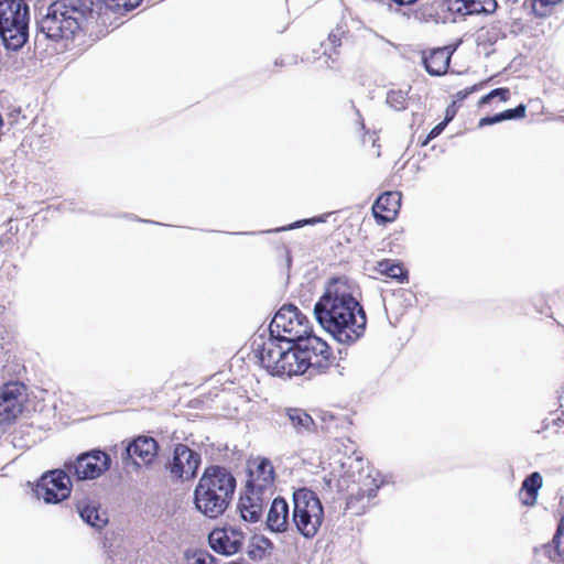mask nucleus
I'll list each match as a JSON object with an SVG mask.
<instances>
[{"instance_id": "f257e3e1", "label": "nucleus", "mask_w": 564, "mask_h": 564, "mask_svg": "<svg viewBox=\"0 0 564 564\" xmlns=\"http://www.w3.org/2000/svg\"><path fill=\"white\" fill-rule=\"evenodd\" d=\"M141 0H54L41 12L40 31L53 41L73 40L77 34L97 35L113 25Z\"/></svg>"}, {"instance_id": "f03ea898", "label": "nucleus", "mask_w": 564, "mask_h": 564, "mask_svg": "<svg viewBox=\"0 0 564 564\" xmlns=\"http://www.w3.org/2000/svg\"><path fill=\"white\" fill-rule=\"evenodd\" d=\"M263 368L273 376L313 377L325 372L332 365V352L322 338L300 340V344H285L276 338H268L254 349Z\"/></svg>"}, {"instance_id": "7ed1b4c3", "label": "nucleus", "mask_w": 564, "mask_h": 564, "mask_svg": "<svg viewBox=\"0 0 564 564\" xmlns=\"http://www.w3.org/2000/svg\"><path fill=\"white\" fill-rule=\"evenodd\" d=\"M338 282L332 283L314 306L318 324L339 344H352L366 328L362 306Z\"/></svg>"}, {"instance_id": "20e7f679", "label": "nucleus", "mask_w": 564, "mask_h": 564, "mask_svg": "<svg viewBox=\"0 0 564 564\" xmlns=\"http://www.w3.org/2000/svg\"><path fill=\"white\" fill-rule=\"evenodd\" d=\"M236 488L235 477L224 467H207L195 491L194 503L204 516L215 519L223 514L232 499Z\"/></svg>"}, {"instance_id": "39448f33", "label": "nucleus", "mask_w": 564, "mask_h": 564, "mask_svg": "<svg viewBox=\"0 0 564 564\" xmlns=\"http://www.w3.org/2000/svg\"><path fill=\"white\" fill-rule=\"evenodd\" d=\"M274 469L267 458L257 459L249 465L245 495L240 498L239 509L243 520H260L263 507L273 494Z\"/></svg>"}, {"instance_id": "423d86ee", "label": "nucleus", "mask_w": 564, "mask_h": 564, "mask_svg": "<svg viewBox=\"0 0 564 564\" xmlns=\"http://www.w3.org/2000/svg\"><path fill=\"white\" fill-rule=\"evenodd\" d=\"M30 10L24 0H0V37L7 50H20L29 39Z\"/></svg>"}, {"instance_id": "0eeeda50", "label": "nucleus", "mask_w": 564, "mask_h": 564, "mask_svg": "<svg viewBox=\"0 0 564 564\" xmlns=\"http://www.w3.org/2000/svg\"><path fill=\"white\" fill-rule=\"evenodd\" d=\"M324 520V508L317 495L308 488L293 492L292 524L305 539H313Z\"/></svg>"}, {"instance_id": "6e6552de", "label": "nucleus", "mask_w": 564, "mask_h": 564, "mask_svg": "<svg viewBox=\"0 0 564 564\" xmlns=\"http://www.w3.org/2000/svg\"><path fill=\"white\" fill-rule=\"evenodd\" d=\"M270 338L284 344H300V340L318 337L312 335L308 318L295 305L285 304L272 318Z\"/></svg>"}, {"instance_id": "1a4fd4ad", "label": "nucleus", "mask_w": 564, "mask_h": 564, "mask_svg": "<svg viewBox=\"0 0 564 564\" xmlns=\"http://www.w3.org/2000/svg\"><path fill=\"white\" fill-rule=\"evenodd\" d=\"M72 491V482L67 470L53 469L46 471L37 481L34 492L45 503H58L67 499Z\"/></svg>"}, {"instance_id": "9d476101", "label": "nucleus", "mask_w": 564, "mask_h": 564, "mask_svg": "<svg viewBox=\"0 0 564 564\" xmlns=\"http://www.w3.org/2000/svg\"><path fill=\"white\" fill-rule=\"evenodd\" d=\"M25 386L10 381L0 388V427L12 425L22 414L26 400Z\"/></svg>"}, {"instance_id": "9b49d317", "label": "nucleus", "mask_w": 564, "mask_h": 564, "mask_svg": "<svg viewBox=\"0 0 564 564\" xmlns=\"http://www.w3.org/2000/svg\"><path fill=\"white\" fill-rule=\"evenodd\" d=\"M110 456L100 451L93 449L80 454L75 460L65 464L68 474L78 480L96 479L110 468Z\"/></svg>"}, {"instance_id": "f8f14e48", "label": "nucleus", "mask_w": 564, "mask_h": 564, "mask_svg": "<svg viewBox=\"0 0 564 564\" xmlns=\"http://www.w3.org/2000/svg\"><path fill=\"white\" fill-rule=\"evenodd\" d=\"M199 465L200 455L197 452L185 444H177L167 468L176 478L191 479L196 475Z\"/></svg>"}, {"instance_id": "ddd939ff", "label": "nucleus", "mask_w": 564, "mask_h": 564, "mask_svg": "<svg viewBox=\"0 0 564 564\" xmlns=\"http://www.w3.org/2000/svg\"><path fill=\"white\" fill-rule=\"evenodd\" d=\"M243 533L236 528H221L213 530L208 535L210 547L224 555L238 553L243 544Z\"/></svg>"}, {"instance_id": "4468645a", "label": "nucleus", "mask_w": 564, "mask_h": 564, "mask_svg": "<svg viewBox=\"0 0 564 564\" xmlns=\"http://www.w3.org/2000/svg\"><path fill=\"white\" fill-rule=\"evenodd\" d=\"M532 564H564V516L557 527L552 543H547L534 550Z\"/></svg>"}, {"instance_id": "2eb2a0df", "label": "nucleus", "mask_w": 564, "mask_h": 564, "mask_svg": "<svg viewBox=\"0 0 564 564\" xmlns=\"http://www.w3.org/2000/svg\"><path fill=\"white\" fill-rule=\"evenodd\" d=\"M158 455V443L151 436H138L132 442H130L124 453L122 454V458L127 456V458H131L134 465H149L151 464Z\"/></svg>"}, {"instance_id": "dca6fc26", "label": "nucleus", "mask_w": 564, "mask_h": 564, "mask_svg": "<svg viewBox=\"0 0 564 564\" xmlns=\"http://www.w3.org/2000/svg\"><path fill=\"white\" fill-rule=\"evenodd\" d=\"M380 484L368 475L357 491H352L347 499L346 508L354 514H361L371 506V499L377 496Z\"/></svg>"}, {"instance_id": "f3484780", "label": "nucleus", "mask_w": 564, "mask_h": 564, "mask_svg": "<svg viewBox=\"0 0 564 564\" xmlns=\"http://www.w3.org/2000/svg\"><path fill=\"white\" fill-rule=\"evenodd\" d=\"M281 424L290 425L299 435L316 431L317 421L305 410L299 408H285L279 413Z\"/></svg>"}, {"instance_id": "a211bd4d", "label": "nucleus", "mask_w": 564, "mask_h": 564, "mask_svg": "<svg viewBox=\"0 0 564 564\" xmlns=\"http://www.w3.org/2000/svg\"><path fill=\"white\" fill-rule=\"evenodd\" d=\"M401 206L400 192H387L380 195L372 206L375 218L380 223H391L397 217Z\"/></svg>"}, {"instance_id": "6ab92c4d", "label": "nucleus", "mask_w": 564, "mask_h": 564, "mask_svg": "<svg viewBox=\"0 0 564 564\" xmlns=\"http://www.w3.org/2000/svg\"><path fill=\"white\" fill-rule=\"evenodd\" d=\"M265 523L271 532L283 533L290 529L292 521H290V510L285 499L281 497L273 499Z\"/></svg>"}, {"instance_id": "aec40b11", "label": "nucleus", "mask_w": 564, "mask_h": 564, "mask_svg": "<svg viewBox=\"0 0 564 564\" xmlns=\"http://www.w3.org/2000/svg\"><path fill=\"white\" fill-rule=\"evenodd\" d=\"M448 9L459 15L490 14L497 9L496 0H448Z\"/></svg>"}, {"instance_id": "412c9836", "label": "nucleus", "mask_w": 564, "mask_h": 564, "mask_svg": "<svg viewBox=\"0 0 564 564\" xmlns=\"http://www.w3.org/2000/svg\"><path fill=\"white\" fill-rule=\"evenodd\" d=\"M452 52L448 47H438L432 50L427 55H423V64L426 72L432 76H442L446 74L451 63Z\"/></svg>"}, {"instance_id": "4be33fe9", "label": "nucleus", "mask_w": 564, "mask_h": 564, "mask_svg": "<svg viewBox=\"0 0 564 564\" xmlns=\"http://www.w3.org/2000/svg\"><path fill=\"white\" fill-rule=\"evenodd\" d=\"M349 34V28L345 19H340V21L333 28L328 34L326 42L322 44L324 47L323 54L332 61V63H336L339 56L338 48L343 44V40L347 37Z\"/></svg>"}, {"instance_id": "5701e85b", "label": "nucleus", "mask_w": 564, "mask_h": 564, "mask_svg": "<svg viewBox=\"0 0 564 564\" xmlns=\"http://www.w3.org/2000/svg\"><path fill=\"white\" fill-rule=\"evenodd\" d=\"M77 510L83 521L91 528L101 530L108 523L106 513L100 512L99 508L93 502H79Z\"/></svg>"}, {"instance_id": "b1692460", "label": "nucleus", "mask_w": 564, "mask_h": 564, "mask_svg": "<svg viewBox=\"0 0 564 564\" xmlns=\"http://www.w3.org/2000/svg\"><path fill=\"white\" fill-rule=\"evenodd\" d=\"M542 484L543 479L540 473L534 471L527 476L520 490L521 502L525 506H534Z\"/></svg>"}, {"instance_id": "393cba45", "label": "nucleus", "mask_w": 564, "mask_h": 564, "mask_svg": "<svg viewBox=\"0 0 564 564\" xmlns=\"http://www.w3.org/2000/svg\"><path fill=\"white\" fill-rule=\"evenodd\" d=\"M375 270L381 275L393 279L399 283H403L408 280V272L403 265L389 259L379 261Z\"/></svg>"}, {"instance_id": "a878e982", "label": "nucleus", "mask_w": 564, "mask_h": 564, "mask_svg": "<svg viewBox=\"0 0 564 564\" xmlns=\"http://www.w3.org/2000/svg\"><path fill=\"white\" fill-rule=\"evenodd\" d=\"M184 564H218V561L209 552L197 550L185 552Z\"/></svg>"}, {"instance_id": "bb28decb", "label": "nucleus", "mask_w": 564, "mask_h": 564, "mask_svg": "<svg viewBox=\"0 0 564 564\" xmlns=\"http://www.w3.org/2000/svg\"><path fill=\"white\" fill-rule=\"evenodd\" d=\"M408 91L401 89H392L387 94V104L395 109L403 110L406 108Z\"/></svg>"}, {"instance_id": "cd10ccee", "label": "nucleus", "mask_w": 564, "mask_h": 564, "mask_svg": "<svg viewBox=\"0 0 564 564\" xmlns=\"http://www.w3.org/2000/svg\"><path fill=\"white\" fill-rule=\"evenodd\" d=\"M317 427L323 431L330 432L338 427L339 419L333 413L323 411L317 415Z\"/></svg>"}, {"instance_id": "c85d7f7f", "label": "nucleus", "mask_w": 564, "mask_h": 564, "mask_svg": "<svg viewBox=\"0 0 564 564\" xmlns=\"http://www.w3.org/2000/svg\"><path fill=\"white\" fill-rule=\"evenodd\" d=\"M525 110H527V107L523 104H520L519 106H517L513 109H507L502 112H499L498 113L499 120H500V122H502L505 120L523 118L525 116Z\"/></svg>"}, {"instance_id": "c756f323", "label": "nucleus", "mask_w": 564, "mask_h": 564, "mask_svg": "<svg viewBox=\"0 0 564 564\" xmlns=\"http://www.w3.org/2000/svg\"><path fill=\"white\" fill-rule=\"evenodd\" d=\"M496 97L500 98V100L502 101H507L510 97V90L508 88H496L491 90L489 94L481 97V99L479 100V105H487Z\"/></svg>"}, {"instance_id": "7c9ffc66", "label": "nucleus", "mask_w": 564, "mask_h": 564, "mask_svg": "<svg viewBox=\"0 0 564 564\" xmlns=\"http://www.w3.org/2000/svg\"><path fill=\"white\" fill-rule=\"evenodd\" d=\"M562 0H534L533 1V11L535 14L543 17L549 13V8L557 4Z\"/></svg>"}, {"instance_id": "2f4dec72", "label": "nucleus", "mask_w": 564, "mask_h": 564, "mask_svg": "<svg viewBox=\"0 0 564 564\" xmlns=\"http://www.w3.org/2000/svg\"><path fill=\"white\" fill-rule=\"evenodd\" d=\"M316 223V219H306V220H300V221H296L294 224H291L289 226H283V227H280V228H275V229H272V230H268L267 232H279V231H285V230H290V229H294V228H299V227H302L303 225L305 224H314Z\"/></svg>"}, {"instance_id": "473e14b6", "label": "nucleus", "mask_w": 564, "mask_h": 564, "mask_svg": "<svg viewBox=\"0 0 564 564\" xmlns=\"http://www.w3.org/2000/svg\"><path fill=\"white\" fill-rule=\"evenodd\" d=\"M480 87H481V85L479 84V85H474L471 87H468V88H465V89H462V90L457 91L456 95H455L456 101H463L470 94H473L476 90H478Z\"/></svg>"}, {"instance_id": "72a5a7b5", "label": "nucleus", "mask_w": 564, "mask_h": 564, "mask_svg": "<svg viewBox=\"0 0 564 564\" xmlns=\"http://www.w3.org/2000/svg\"><path fill=\"white\" fill-rule=\"evenodd\" d=\"M500 120H499V116L498 113L494 115V116H488V117H484L479 120V123H478V127H485V126H489V124H495V123H499Z\"/></svg>"}, {"instance_id": "f704fd0d", "label": "nucleus", "mask_w": 564, "mask_h": 564, "mask_svg": "<svg viewBox=\"0 0 564 564\" xmlns=\"http://www.w3.org/2000/svg\"><path fill=\"white\" fill-rule=\"evenodd\" d=\"M448 120H445L444 122H441L438 123L436 127H434L431 132L429 133V137L427 139L431 140V139H434L436 138L444 129L445 124L447 123Z\"/></svg>"}, {"instance_id": "c9c22d12", "label": "nucleus", "mask_w": 564, "mask_h": 564, "mask_svg": "<svg viewBox=\"0 0 564 564\" xmlns=\"http://www.w3.org/2000/svg\"><path fill=\"white\" fill-rule=\"evenodd\" d=\"M558 401H560V405L562 408H564V387L561 389L560 391V394H558Z\"/></svg>"}]
</instances>
